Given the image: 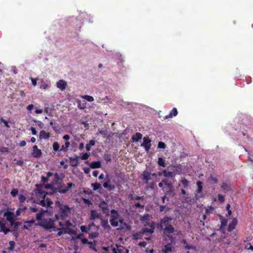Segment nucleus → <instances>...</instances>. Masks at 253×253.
I'll list each match as a JSON object with an SVG mask.
<instances>
[{"mask_svg":"<svg viewBox=\"0 0 253 253\" xmlns=\"http://www.w3.org/2000/svg\"><path fill=\"white\" fill-rule=\"evenodd\" d=\"M172 218L171 217L165 216L161 220L159 224H157V227L158 228L163 229L164 233H173L176 232V235H179L181 233L180 231L175 230L174 227L170 224L172 221Z\"/></svg>","mask_w":253,"mask_h":253,"instance_id":"nucleus-1","label":"nucleus"},{"mask_svg":"<svg viewBox=\"0 0 253 253\" xmlns=\"http://www.w3.org/2000/svg\"><path fill=\"white\" fill-rule=\"evenodd\" d=\"M55 205L56 207L59 208L58 213L55 215L56 220H65L69 216L71 208L69 206L64 205L63 202L59 201L55 202Z\"/></svg>","mask_w":253,"mask_h":253,"instance_id":"nucleus-2","label":"nucleus"},{"mask_svg":"<svg viewBox=\"0 0 253 253\" xmlns=\"http://www.w3.org/2000/svg\"><path fill=\"white\" fill-rule=\"evenodd\" d=\"M37 189L35 190L36 195L39 196L41 195L42 196L43 199L39 201V204L42 207H47L53 209L52 205L53 204V202L48 198L46 197V194L44 191L41 189L42 186L39 184H36Z\"/></svg>","mask_w":253,"mask_h":253,"instance_id":"nucleus-3","label":"nucleus"},{"mask_svg":"<svg viewBox=\"0 0 253 253\" xmlns=\"http://www.w3.org/2000/svg\"><path fill=\"white\" fill-rule=\"evenodd\" d=\"M124 219L121 217L119 212L115 210L110 211V223L113 227H116L119 226V222L122 223Z\"/></svg>","mask_w":253,"mask_h":253,"instance_id":"nucleus-4","label":"nucleus"},{"mask_svg":"<svg viewBox=\"0 0 253 253\" xmlns=\"http://www.w3.org/2000/svg\"><path fill=\"white\" fill-rule=\"evenodd\" d=\"M55 220L50 218H43V219L41 220L37 225L42 227L45 230H49L55 228Z\"/></svg>","mask_w":253,"mask_h":253,"instance_id":"nucleus-5","label":"nucleus"},{"mask_svg":"<svg viewBox=\"0 0 253 253\" xmlns=\"http://www.w3.org/2000/svg\"><path fill=\"white\" fill-rule=\"evenodd\" d=\"M203 183L200 181L197 182V189L196 190V197L197 199L204 197V195L202 193Z\"/></svg>","mask_w":253,"mask_h":253,"instance_id":"nucleus-6","label":"nucleus"},{"mask_svg":"<svg viewBox=\"0 0 253 253\" xmlns=\"http://www.w3.org/2000/svg\"><path fill=\"white\" fill-rule=\"evenodd\" d=\"M98 207L102 210L103 213L106 216L109 215L110 210L107 203L102 201L98 204Z\"/></svg>","mask_w":253,"mask_h":253,"instance_id":"nucleus-7","label":"nucleus"},{"mask_svg":"<svg viewBox=\"0 0 253 253\" xmlns=\"http://www.w3.org/2000/svg\"><path fill=\"white\" fill-rule=\"evenodd\" d=\"M148 226V227H146L143 228L141 233H153L154 232L155 226L154 222H152V223L146 224V226Z\"/></svg>","mask_w":253,"mask_h":253,"instance_id":"nucleus-8","label":"nucleus"},{"mask_svg":"<svg viewBox=\"0 0 253 253\" xmlns=\"http://www.w3.org/2000/svg\"><path fill=\"white\" fill-rule=\"evenodd\" d=\"M151 140L148 137H144L143 142L141 144V146L144 147L145 151L148 152L151 148Z\"/></svg>","mask_w":253,"mask_h":253,"instance_id":"nucleus-9","label":"nucleus"},{"mask_svg":"<svg viewBox=\"0 0 253 253\" xmlns=\"http://www.w3.org/2000/svg\"><path fill=\"white\" fill-rule=\"evenodd\" d=\"M42 154V151L39 149L37 145H34L33 147V152L32 155L34 158H39Z\"/></svg>","mask_w":253,"mask_h":253,"instance_id":"nucleus-10","label":"nucleus"},{"mask_svg":"<svg viewBox=\"0 0 253 253\" xmlns=\"http://www.w3.org/2000/svg\"><path fill=\"white\" fill-rule=\"evenodd\" d=\"M3 216L6 218V220L8 221H11V220H15V216L13 212L7 211L4 213Z\"/></svg>","mask_w":253,"mask_h":253,"instance_id":"nucleus-11","label":"nucleus"},{"mask_svg":"<svg viewBox=\"0 0 253 253\" xmlns=\"http://www.w3.org/2000/svg\"><path fill=\"white\" fill-rule=\"evenodd\" d=\"M111 183V180L109 179H108L103 184V187L108 189L109 191H113L115 186L114 185H112Z\"/></svg>","mask_w":253,"mask_h":253,"instance_id":"nucleus-12","label":"nucleus"},{"mask_svg":"<svg viewBox=\"0 0 253 253\" xmlns=\"http://www.w3.org/2000/svg\"><path fill=\"white\" fill-rule=\"evenodd\" d=\"M101 218L100 213H98L96 210H91L90 211V220H94L95 219H99Z\"/></svg>","mask_w":253,"mask_h":253,"instance_id":"nucleus-13","label":"nucleus"},{"mask_svg":"<svg viewBox=\"0 0 253 253\" xmlns=\"http://www.w3.org/2000/svg\"><path fill=\"white\" fill-rule=\"evenodd\" d=\"M0 232H3L5 235H6L8 232H11V230L6 227L5 224L4 222L0 221Z\"/></svg>","mask_w":253,"mask_h":253,"instance_id":"nucleus-14","label":"nucleus"},{"mask_svg":"<svg viewBox=\"0 0 253 253\" xmlns=\"http://www.w3.org/2000/svg\"><path fill=\"white\" fill-rule=\"evenodd\" d=\"M149 217L150 214L148 213L144 214L143 216H140V220L144 223L145 226H146V224H149Z\"/></svg>","mask_w":253,"mask_h":253,"instance_id":"nucleus-15","label":"nucleus"},{"mask_svg":"<svg viewBox=\"0 0 253 253\" xmlns=\"http://www.w3.org/2000/svg\"><path fill=\"white\" fill-rule=\"evenodd\" d=\"M100 222L101 226L107 231H109L111 229V226L108 223V221L106 219L100 218Z\"/></svg>","mask_w":253,"mask_h":253,"instance_id":"nucleus-16","label":"nucleus"},{"mask_svg":"<svg viewBox=\"0 0 253 253\" xmlns=\"http://www.w3.org/2000/svg\"><path fill=\"white\" fill-rule=\"evenodd\" d=\"M57 87L61 90H64L67 86V83L64 80H60L57 82Z\"/></svg>","mask_w":253,"mask_h":253,"instance_id":"nucleus-17","label":"nucleus"},{"mask_svg":"<svg viewBox=\"0 0 253 253\" xmlns=\"http://www.w3.org/2000/svg\"><path fill=\"white\" fill-rule=\"evenodd\" d=\"M50 137V133L46 132L44 130H42L40 132L39 138L42 140V139H48Z\"/></svg>","mask_w":253,"mask_h":253,"instance_id":"nucleus-18","label":"nucleus"},{"mask_svg":"<svg viewBox=\"0 0 253 253\" xmlns=\"http://www.w3.org/2000/svg\"><path fill=\"white\" fill-rule=\"evenodd\" d=\"M35 222V220L33 219L30 220L25 221L24 222L25 224L23 226V229L30 230Z\"/></svg>","mask_w":253,"mask_h":253,"instance_id":"nucleus-19","label":"nucleus"},{"mask_svg":"<svg viewBox=\"0 0 253 253\" xmlns=\"http://www.w3.org/2000/svg\"><path fill=\"white\" fill-rule=\"evenodd\" d=\"M142 134L140 132H136L134 135L131 137V139L133 142H137L142 138Z\"/></svg>","mask_w":253,"mask_h":253,"instance_id":"nucleus-20","label":"nucleus"},{"mask_svg":"<svg viewBox=\"0 0 253 253\" xmlns=\"http://www.w3.org/2000/svg\"><path fill=\"white\" fill-rule=\"evenodd\" d=\"M171 243H168L165 245L162 250L163 253H169L172 251Z\"/></svg>","mask_w":253,"mask_h":253,"instance_id":"nucleus-21","label":"nucleus"},{"mask_svg":"<svg viewBox=\"0 0 253 253\" xmlns=\"http://www.w3.org/2000/svg\"><path fill=\"white\" fill-rule=\"evenodd\" d=\"M237 221L236 219L234 218L232 220V222L228 225V231L229 232L232 231L233 229H234L235 228V226L237 225Z\"/></svg>","mask_w":253,"mask_h":253,"instance_id":"nucleus-22","label":"nucleus"},{"mask_svg":"<svg viewBox=\"0 0 253 253\" xmlns=\"http://www.w3.org/2000/svg\"><path fill=\"white\" fill-rule=\"evenodd\" d=\"M151 173L149 171L146 170L144 171L142 174L143 180L146 181V182L148 181L151 179Z\"/></svg>","mask_w":253,"mask_h":253,"instance_id":"nucleus-23","label":"nucleus"},{"mask_svg":"<svg viewBox=\"0 0 253 253\" xmlns=\"http://www.w3.org/2000/svg\"><path fill=\"white\" fill-rule=\"evenodd\" d=\"M68 191V189L66 188H62V186H60V187L54 188L53 193H56L57 192L61 194L66 193Z\"/></svg>","mask_w":253,"mask_h":253,"instance_id":"nucleus-24","label":"nucleus"},{"mask_svg":"<svg viewBox=\"0 0 253 253\" xmlns=\"http://www.w3.org/2000/svg\"><path fill=\"white\" fill-rule=\"evenodd\" d=\"M172 233H164V234L170 241L171 244H174L175 242L176 237L171 235Z\"/></svg>","mask_w":253,"mask_h":253,"instance_id":"nucleus-25","label":"nucleus"},{"mask_svg":"<svg viewBox=\"0 0 253 253\" xmlns=\"http://www.w3.org/2000/svg\"><path fill=\"white\" fill-rule=\"evenodd\" d=\"M46 174H47L46 176H42V181L43 183L47 182L48 181L49 178L53 175V173H52L51 172H50V171L47 172Z\"/></svg>","mask_w":253,"mask_h":253,"instance_id":"nucleus-26","label":"nucleus"},{"mask_svg":"<svg viewBox=\"0 0 253 253\" xmlns=\"http://www.w3.org/2000/svg\"><path fill=\"white\" fill-rule=\"evenodd\" d=\"M95 224L94 223H92L89 225V227H87L86 226L82 225L81 226L80 229L82 232L88 233V230H89V228L92 226H95Z\"/></svg>","mask_w":253,"mask_h":253,"instance_id":"nucleus-27","label":"nucleus"},{"mask_svg":"<svg viewBox=\"0 0 253 253\" xmlns=\"http://www.w3.org/2000/svg\"><path fill=\"white\" fill-rule=\"evenodd\" d=\"M90 167L91 169H98L101 167V163L99 161H93L90 165Z\"/></svg>","mask_w":253,"mask_h":253,"instance_id":"nucleus-28","label":"nucleus"},{"mask_svg":"<svg viewBox=\"0 0 253 253\" xmlns=\"http://www.w3.org/2000/svg\"><path fill=\"white\" fill-rule=\"evenodd\" d=\"M70 145V143L68 141H66L65 143V145H63L61 146L60 151L66 152L68 150V148L69 147Z\"/></svg>","mask_w":253,"mask_h":253,"instance_id":"nucleus-29","label":"nucleus"},{"mask_svg":"<svg viewBox=\"0 0 253 253\" xmlns=\"http://www.w3.org/2000/svg\"><path fill=\"white\" fill-rule=\"evenodd\" d=\"M117 251L119 253H129V250L123 247L120 246L118 247Z\"/></svg>","mask_w":253,"mask_h":253,"instance_id":"nucleus-30","label":"nucleus"},{"mask_svg":"<svg viewBox=\"0 0 253 253\" xmlns=\"http://www.w3.org/2000/svg\"><path fill=\"white\" fill-rule=\"evenodd\" d=\"M129 197L131 200H144V196H134L132 194H130Z\"/></svg>","mask_w":253,"mask_h":253,"instance_id":"nucleus-31","label":"nucleus"},{"mask_svg":"<svg viewBox=\"0 0 253 253\" xmlns=\"http://www.w3.org/2000/svg\"><path fill=\"white\" fill-rule=\"evenodd\" d=\"M163 173L165 177H172L173 176L172 172L167 171L166 169L164 170Z\"/></svg>","mask_w":253,"mask_h":253,"instance_id":"nucleus-32","label":"nucleus"},{"mask_svg":"<svg viewBox=\"0 0 253 253\" xmlns=\"http://www.w3.org/2000/svg\"><path fill=\"white\" fill-rule=\"evenodd\" d=\"M78 159V157L77 155L75 156V158H72V157L70 158V160L71 161H73L72 162V164H71V165L72 166L75 167V166H77Z\"/></svg>","mask_w":253,"mask_h":253,"instance_id":"nucleus-33","label":"nucleus"},{"mask_svg":"<svg viewBox=\"0 0 253 253\" xmlns=\"http://www.w3.org/2000/svg\"><path fill=\"white\" fill-rule=\"evenodd\" d=\"M158 164L159 166H162L163 167H166V164L165 163V161L161 157L159 158Z\"/></svg>","mask_w":253,"mask_h":253,"instance_id":"nucleus-34","label":"nucleus"},{"mask_svg":"<svg viewBox=\"0 0 253 253\" xmlns=\"http://www.w3.org/2000/svg\"><path fill=\"white\" fill-rule=\"evenodd\" d=\"M91 187L94 191H96L101 187V184L99 183L95 182L91 184Z\"/></svg>","mask_w":253,"mask_h":253,"instance_id":"nucleus-35","label":"nucleus"},{"mask_svg":"<svg viewBox=\"0 0 253 253\" xmlns=\"http://www.w3.org/2000/svg\"><path fill=\"white\" fill-rule=\"evenodd\" d=\"M51 109L48 107H46L44 108V112L49 116L52 117V112H51Z\"/></svg>","mask_w":253,"mask_h":253,"instance_id":"nucleus-36","label":"nucleus"},{"mask_svg":"<svg viewBox=\"0 0 253 253\" xmlns=\"http://www.w3.org/2000/svg\"><path fill=\"white\" fill-rule=\"evenodd\" d=\"M60 146L59 144L57 142H55L53 144V149L54 151L57 152L58 151H60L59 149Z\"/></svg>","mask_w":253,"mask_h":253,"instance_id":"nucleus-37","label":"nucleus"},{"mask_svg":"<svg viewBox=\"0 0 253 253\" xmlns=\"http://www.w3.org/2000/svg\"><path fill=\"white\" fill-rule=\"evenodd\" d=\"M10 246L8 248L9 251H13L15 246V243L14 241H10L9 242Z\"/></svg>","mask_w":253,"mask_h":253,"instance_id":"nucleus-38","label":"nucleus"},{"mask_svg":"<svg viewBox=\"0 0 253 253\" xmlns=\"http://www.w3.org/2000/svg\"><path fill=\"white\" fill-rule=\"evenodd\" d=\"M99 233L97 232H93L89 233V238L91 239L96 238L98 236Z\"/></svg>","mask_w":253,"mask_h":253,"instance_id":"nucleus-39","label":"nucleus"},{"mask_svg":"<svg viewBox=\"0 0 253 253\" xmlns=\"http://www.w3.org/2000/svg\"><path fill=\"white\" fill-rule=\"evenodd\" d=\"M182 242L183 243V244L185 245V249L190 250V249H193V246L192 245H188L185 240H183Z\"/></svg>","mask_w":253,"mask_h":253,"instance_id":"nucleus-40","label":"nucleus"},{"mask_svg":"<svg viewBox=\"0 0 253 253\" xmlns=\"http://www.w3.org/2000/svg\"><path fill=\"white\" fill-rule=\"evenodd\" d=\"M214 208L212 206H209L206 209V213L209 214L211 213L213 211Z\"/></svg>","mask_w":253,"mask_h":253,"instance_id":"nucleus-41","label":"nucleus"},{"mask_svg":"<svg viewBox=\"0 0 253 253\" xmlns=\"http://www.w3.org/2000/svg\"><path fill=\"white\" fill-rule=\"evenodd\" d=\"M66 233L69 234H72L74 235H77V232L73 230V229L69 228L67 231H65Z\"/></svg>","mask_w":253,"mask_h":253,"instance_id":"nucleus-42","label":"nucleus"},{"mask_svg":"<svg viewBox=\"0 0 253 253\" xmlns=\"http://www.w3.org/2000/svg\"><path fill=\"white\" fill-rule=\"evenodd\" d=\"M182 185L184 187V188H186L188 186L189 181L185 178H183L181 181Z\"/></svg>","mask_w":253,"mask_h":253,"instance_id":"nucleus-43","label":"nucleus"},{"mask_svg":"<svg viewBox=\"0 0 253 253\" xmlns=\"http://www.w3.org/2000/svg\"><path fill=\"white\" fill-rule=\"evenodd\" d=\"M21 225V222H16L15 225L13 226V228L11 230V231H17V228L19 226Z\"/></svg>","mask_w":253,"mask_h":253,"instance_id":"nucleus-44","label":"nucleus"},{"mask_svg":"<svg viewBox=\"0 0 253 253\" xmlns=\"http://www.w3.org/2000/svg\"><path fill=\"white\" fill-rule=\"evenodd\" d=\"M221 187L224 190H228L229 189L228 185L225 182L222 183Z\"/></svg>","mask_w":253,"mask_h":253,"instance_id":"nucleus-45","label":"nucleus"},{"mask_svg":"<svg viewBox=\"0 0 253 253\" xmlns=\"http://www.w3.org/2000/svg\"><path fill=\"white\" fill-rule=\"evenodd\" d=\"M43 212L42 211L36 214L37 220H39V221H41V220H42V217L43 216Z\"/></svg>","mask_w":253,"mask_h":253,"instance_id":"nucleus-46","label":"nucleus"},{"mask_svg":"<svg viewBox=\"0 0 253 253\" xmlns=\"http://www.w3.org/2000/svg\"><path fill=\"white\" fill-rule=\"evenodd\" d=\"M84 98L86 99L87 101L89 102H92L94 101V98L92 96L90 95H85L84 96Z\"/></svg>","mask_w":253,"mask_h":253,"instance_id":"nucleus-47","label":"nucleus"},{"mask_svg":"<svg viewBox=\"0 0 253 253\" xmlns=\"http://www.w3.org/2000/svg\"><path fill=\"white\" fill-rule=\"evenodd\" d=\"M18 190L17 189L14 188L11 190L10 194L13 197H14L18 194Z\"/></svg>","mask_w":253,"mask_h":253,"instance_id":"nucleus-48","label":"nucleus"},{"mask_svg":"<svg viewBox=\"0 0 253 253\" xmlns=\"http://www.w3.org/2000/svg\"><path fill=\"white\" fill-rule=\"evenodd\" d=\"M158 147L160 149H165L166 148V145L164 142H159L158 143Z\"/></svg>","mask_w":253,"mask_h":253,"instance_id":"nucleus-49","label":"nucleus"},{"mask_svg":"<svg viewBox=\"0 0 253 253\" xmlns=\"http://www.w3.org/2000/svg\"><path fill=\"white\" fill-rule=\"evenodd\" d=\"M89 155V153H85L83 154V156L81 157V159L83 160H86L88 158Z\"/></svg>","mask_w":253,"mask_h":253,"instance_id":"nucleus-50","label":"nucleus"},{"mask_svg":"<svg viewBox=\"0 0 253 253\" xmlns=\"http://www.w3.org/2000/svg\"><path fill=\"white\" fill-rule=\"evenodd\" d=\"M83 201L84 204H85L88 206L92 205L91 201L89 199H85V198H83Z\"/></svg>","mask_w":253,"mask_h":253,"instance_id":"nucleus-51","label":"nucleus"},{"mask_svg":"<svg viewBox=\"0 0 253 253\" xmlns=\"http://www.w3.org/2000/svg\"><path fill=\"white\" fill-rule=\"evenodd\" d=\"M19 200L20 203H23L26 200V197L23 195H20L19 196Z\"/></svg>","mask_w":253,"mask_h":253,"instance_id":"nucleus-52","label":"nucleus"},{"mask_svg":"<svg viewBox=\"0 0 253 253\" xmlns=\"http://www.w3.org/2000/svg\"><path fill=\"white\" fill-rule=\"evenodd\" d=\"M218 201L220 202V203H223L224 202V196L221 195V194H218Z\"/></svg>","mask_w":253,"mask_h":253,"instance_id":"nucleus-53","label":"nucleus"},{"mask_svg":"<svg viewBox=\"0 0 253 253\" xmlns=\"http://www.w3.org/2000/svg\"><path fill=\"white\" fill-rule=\"evenodd\" d=\"M45 188L46 189H51L53 191L55 187H53V186L52 184H47L45 185Z\"/></svg>","mask_w":253,"mask_h":253,"instance_id":"nucleus-54","label":"nucleus"},{"mask_svg":"<svg viewBox=\"0 0 253 253\" xmlns=\"http://www.w3.org/2000/svg\"><path fill=\"white\" fill-rule=\"evenodd\" d=\"M210 180H211L213 181L215 183H217L218 182V179L216 177H213L212 175H211L209 178Z\"/></svg>","mask_w":253,"mask_h":253,"instance_id":"nucleus-55","label":"nucleus"},{"mask_svg":"<svg viewBox=\"0 0 253 253\" xmlns=\"http://www.w3.org/2000/svg\"><path fill=\"white\" fill-rule=\"evenodd\" d=\"M171 112L173 116H174V117L176 116L178 114L177 110L176 108H173L172 109Z\"/></svg>","mask_w":253,"mask_h":253,"instance_id":"nucleus-56","label":"nucleus"},{"mask_svg":"<svg viewBox=\"0 0 253 253\" xmlns=\"http://www.w3.org/2000/svg\"><path fill=\"white\" fill-rule=\"evenodd\" d=\"M163 181L164 182V183L165 184V185H166L170 190L171 189V188H172L171 184L168 183L167 180L166 181L163 180Z\"/></svg>","mask_w":253,"mask_h":253,"instance_id":"nucleus-57","label":"nucleus"},{"mask_svg":"<svg viewBox=\"0 0 253 253\" xmlns=\"http://www.w3.org/2000/svg\"><path fill=\"white\" fill-rule=\"evenodd\" d=\"M135 207L136 208H141L142 209H143L144 208V205H142L141 204H140L139 202L136 203L134 205Z\"/></svg>","mask_w":253,"mask_h":253,"instance_id":"nucleus-58","label":"nucleus"},{"mask_svg":"<svg viewBox=\"0 0 253 253\" xmlns=\"http://www.w3.org/2000/svg\"><path fill=\"white\" fill-rule=\"evenodd\" d=\"M82 243L83 244H91V242H88V240L85 238H83L82 240Z\"/></svg>","mask_w":253,"mask_h":253,"instance_id":"nucleus-59","label":"nucleus"},{"mask_svg":"<svg viewBox=\"0 0 253 253\" xmlns=\"http://www.w3.org/2000/svg\"><path fill=\"white\" fill-rule=\"evenodd\" d=\"M24 162L22 160H18L16 162V165L19 166H22L23 165Z\"/></svg>","mask_w":253,"mask_h":253,"instance_id":"nucleus-60","label":"nucleus"},{"mask_svg":"<svg viewBox=\"0 0 253 253\" xmlns=\"http://www.w3.org/2000/svg\"><path fill=\"white\" fill-rule=\"evenodd\" d=\"M31 81H32V84L34 85V86H36L37 85V79H34V78H33L32 77H31Z\"/></svg>","mask_w":253,"mask_h":253,"instance_id":"nucleus-61","label":"nucleus"},{"mask_svg":"<svg viewBox=\"0 0 253 253\" xmlns=\"http://www.w3.org/2000/svg\"><path fill=\"white\" fill-rule=\"evenodd\" d=\"M29 209L31 211L33 212H37L38 211V209L36 207H30Z\"/></svg>","mask_w":253,"mask_h":253,"instance_id":"nucleus-62","label":"nucleus"},{"mask_svg":"<svg viewBox=\"0 0 253 253\" xmlns=\"http://www.w3.org/2000/svg\"><path fill=\"white\" fill-rule=\"evenodd\" d=\"M48 87V84L45 83H42L41 86V88H42L43 89H45V88H47Z\"/></svg>","mask_w":253,"mask_h":253,"instance_id":"nucleus-63","label":"nucleus"},{"mask_svg":"<svg viewBox=\"0 0 253 253\" xmlns=\"http://www.w3.org/2000/svg\"><path fill=\"white\" fill-rule=\"evenodd\" d=\"M83 170L84 172L86 174H88L90 172V169L89 168H84Z\"/></svg>","mask_w":253,"mask_h":253,"instance_id":"nucleus-64","label":"nucleus"}]
</instances>
